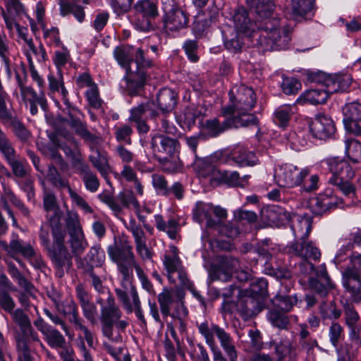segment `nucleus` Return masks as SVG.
Returning a JSON list of instances; mask_svg holds the SVG:
<instances>
[{
    "label": "nucleus",
    "instance_id": "e2e57ef3",
    "mask_svg": "<svg viewBox=\"0 0 361 361\" xmlns=\"http://www.w3.org/2000/svg\"><path fill=\"white\" fill-rule=\"evenodd\" d=\"M126 227L132 233L135 246L147 242V237L143 229L141 226L136 222L135 219H130Z\"/></svg>",
    "mask_w": 361,
    "mask_h": 361
},
{
    "label": "nucleus",
    "instance_id": "3c124183",
    "mask_svg": "<svg viewBox=\"0 0 361 361\" xmlns=\"http://www.w3.org/2000/svg\"><path fill=\"white\" fill-rule=\"evenodd\" d=\"M330 83L329 90L331 94L345 91L351 83V78L349 75H334L331 76V80H329Z\"/></svg>",
    "mask_w": 361,
    "mask_h": 361
},
{
    "label": "nucleus",
    "instance_id": "412c9836",
    "mask_svg": "<svg viewBox=\"0 0 361 361\" xmlns=\"http://www.w3.org/2000/svg\"><path fill=\"white\" fill-rule=\"evenodd\" d=\"M13 322L17 324L20 332L17 334L16 336L23 337V338H30L33 342L41 343L38 334L33 329L31 321L27 314L22 309L13 310L10 312Z\"/></svg>",
    "mask_w": 361,
    "mask_h": 361
},
{
    "label": "nucleus",
    "instance_id": "aec40b11",
    "mask_svg": "<svg viewBox=\"0 0 361 361\" xmlns=\"http://www.w3.org/2000/svg\"><path fill=\"white\" fill-rule=\"evenodd\" d=\"M233 22L236 32L243 35L253 44L257 32V22H252L248 17L247 12L243 8H238L233 15Z\"/></svg>",
    "mask_w": 361,
    "mask_h": 361
},
{
    "label": "nucleus",
    "instance_id": "a18cd8bd",
    "mask_svg": "<svg viewBox=\"0 0 361 361\" xmlns=\"http://www.w3.org/2000/svg\"><path fill=\"white\" fill-rule=\"evenodd\" d=\"M82 272L90 278L91 284L94 290L99 293H103L104 287L103 281L105 280L104 269H91L87 267L86 269H82Z\"/></svg>",
    "mask_w": 361,
    "mask_h": 361
},
{
    "label": "nucleus",
    "instance_id": "20e7f679",
    "mask_svg": "<svg viewBox=\"0 0 361 361\" xmlns=\"http://www.w3.org/2000/svg\"><path fill=\"white\" fill-rule=\"evenodd\" d=\"M279 27L278 18L270 17L259 20L256 29L258 35H255L253 46L257 47L262 52L285 49L290 37L287 30H281Z\"/></svg>",
    "mask_w": 361,
    "mask_h": 361
},
{
    "label": "nucleus",
    "instance_id": "49530a36",
    "mask_svg": "<svg viewBox=\"0 0 361 361\" xmlns=\"http://www.w3.org/2000/svg\"><path fill=\"white\" fill-rule=\"evenodd\" d=\"M18 361H34L30 347V338L15 336Z\"/></svg>",
    "mask_w": 361,
    "mask_h": 361
},
{
    "label": "nucleus",
    "instance_id": "c9c22d12",
    "mask_svg": "<svg viewBox=\"0 0 361 361\" xmlns=\"http://www.w3.org/2000/svg\"><path fill=\"white\" fill-rule=\"evenodd\" d=\"M330 92L324 88L312 89L307 90L298 99L297 102L300 104L308 103L310 104H324L326 102Z\"/></svg>",
    "mask_w": 361,
    "mask_h": 361
},
{
    "label": "nucleus",
    "instance_id": "0eeeda50",
    "mask_svg": "<svg viewBox=\"0 0 361 361\" xmlns=\"http://www.w3.org/2000/svg\"><path fill=\"white\" fill-rule=\"evenodd\" d=\"M350 264L341 271L342 285L353 302H361V254L353 253Z\"/></svg>",
    "mask_w": 361,
    "mask_h": 361
},
{
    "label": "nucleus",
    "instance_id": "f257e3e1",
    "mask_svg": "<svg viewBox=\"0 0 361 361\" xmlns=\"http://www.w3.org/2000/svg\"><path fill=\"white\" fill-rule=\"evenodd\" d=\"M107 252L110 259L116 263L123 277L121 287L115 289L119 302L128 313L134 312L137 319L146 326L147 322L137 291L130 281L133 267L135 268V266L139 265L133 252V247L129 245L118 246L115 243L108 247Z\"/></svg>",
    "mask_w": 361,
    "mask_h": 361
},
{
    "label": "nucleus",
    "instance_id": "4d7b16f0",
    "mask_svg": "<svg viewBox=\"0 0 361 361\" xmlns=\"http://www.w3.org/2000/svg\"><path fill=\"white\" fill-rule=\"evenodd\" d=\"M292 10L294 15L304 16L314 8V0H291Z\"/></svg>",
    "mask_w": 361,
    "mask_h": 361
},
{
    "label": "nucleus",
    "instance_id": "6ab92c4d",
    "mask_svg": "<svg viewBox=\"0 0 361 361\" xmlns=\"http://www.w3.org/2000/svg\"><path fill=\"white\" fill-rule=\"evenodd\" d=\"M343 123L346 130L355 135H361V104L353 102L343 108Z\"/></svg>",
    "mask_w": 361,
    "mask_h": 361
},
{
    "label": "nucleus",
    "instance_id": "79ce46f5",
    "mask_svg": "<svg viewBox=\"0 0 361 361\" xmlns=\"http://www.w3.org/2000/svg\"><path fill=\"white\" fill-rule=\"evenodd\" d=\"M78 171L82 177L86 189L92 192H96L99 187V181L97 176L90 170L87 164L80 163Z\"/></svg>",
    "mask_w": 361,
    "mask_h": 361
},
{
    "label": "nucleus",
    "instance_id": "393cba45",
    "mask_svg": "<svg viewBox=\"0 0 361 361\" xmlns=\"http://www.w3.org/2000/svg\"><path fill=\"white\" fill-rule=\"evenodd\" d=\"M300 331L299 333V338L298 342V355L301 352L306 354V360L310 361L314 359V349L319 348V344L315 338L310 336V333L307 330L306 324L300 325Z\"/></svg>",
    "mask_w": 361,
    "mask_h": 361
},
{
    "label": "nucleus",
    "instance_id": "bf43d9fd",
    "mask_svg": "<svg viewBox=\"0 0 361 361\" xmlns=\"http://www.w3.org/2000/svg\"><path fill=\"white\" fill-rule=\"evenodd\" d=\"M233 160L240 166H254L257 163L255 154L245 149H240L235 153Z\"/></svg>",
    "mask_w": 361,
    "mask_h": 361
},
{
    "label": "nucleus",
    "instance_id": "09e8293b",
    "mask_svg": "<svg viewBox=\"0 0 361 361\" xmlns=\"http://www.w3.org/2000/svg\"><path fill=\"white\" fill-rule=\"evenodd\" d=\"M297 302L298 298L295 295H290L279 293L272 299L274 306L279 307L285 312H290Z\"/></svg>",
    "mask_w": 361,
    "mask_h": 361
},
{
    "label": "nucleus",
    "instance_id": "c85d7f7f",
    "mask_svg": "<svg viewBox=\"0 0 361 361\" xmlns=\"http://www.w3.org/2000/svg\"><path fill=\"white\" fill-rule=\"evenodd\" d=\"M240 127L242 126L239 124L238 121L235 120L231 116L228 118H226L224 121L221 122L219 118H214L211 120H207L204 123L205 129L207 130L208 133L213 137L217 136L229 128Z\"/></svg>",
    "mask_w": 361,
    "mask_h": 361
},
{
    "label": "nucleus",
    "instance_id": "2eb2a0df",
    "mask_svg": "<svg viewBox=\"0 0 361 361\" xmlns=\"http://www.w3.org/2000/svg\"><path fill=\"white\" fill-rule=\"evenodd\" d=\"M239 268V261L231 256H220L216 262L212 264L209 276L212 280L228 281L232 278L235 270Z\"/></svg>",
    "mask_w": 361,
    "mask_h": 361
},
{
    "label": "nucleus",
    "instance_id": "423d86ee",
    "mask_svg": "<svg viewBox=\"0 0 361 361\" xmlns=\"http://www.w3.org/2000/svg\"><path fill=\"white\" fill-rule=\"evenodd\" d=\"M176 299L171 290L164 288L158 295V302L162 315L164 317L171 316L178 324L180 331L185 330V319L188 316V311L184 304L185 291L183 289L176 290Z\"/></svg>",
    "mask_w": 361,
    "mask_h": 361
},
{
    "label": "nucleus",
    "instance_id": "4c0bfd02",
    "mask_svg": "<svg viewBox=\"0 0 361 361\" xmlns=\"http://www.w3.org/2000/svg\"><path fill=\"white\" fill-rule=\"evenodd\" d=\"M218 179L216 185L221 183H225L231 187H241L244 188L247 185L248 179L250 176H244L240 177L239 173L236 171L228 172V171H221L217 173Z\"/></svg>",
    "mask_w": 361,
    "mask_h": 361
},
{
    "label": "nucleus",
    "instance_id": "a19ab883",
    "mask_svg": "<svg viewBox=\"0 0 361 361\" xmlns=\"http://www.w3.org/2000/svg\"><path fill=\"white\" fill-rule=\"evenodd\" d=\"M292 230L296 240L307 239L312 230L311 219L307 216H296Z\"/></svg>",
    "mask_w": 361,
    "mask_h": 361
},
{
    "label": "nucleus",
    "instance_id": "c756f323",
    "mask_svg": "<svg viewBox=\"0 0 361 361\" xmlns=\"http://www.w3.org/2000/svg\"><path fill=\"white\" fill-rule=\"evenodd\" d=\"M20 94L24 102L30 104V111L32 115L37 114L38 111L37 105L42 110L47 111V102L42 92L37 94L33 88L28 87L27 88H23Z\"/></svg>",
    "mask_w": 361,
    "mask_h": 361
},
{
    "label": "nucleus",
    "instance_id": "9d476101",
    "mask_svg": "<svg viewBox=\"0 0 361 361\" xmlns=\"http://www.w3.org/2000/svg\"><path fill=\"white\" fill-rule=\"evenodd\" d=\"M171 254L165 255L163 259L169 282L173 284L176 283V274L180 286L195 294L193 284L188 279L185 269L178 257L177 247L175 246L171 247Z\"/></svg>",
    "mask_w": 361,
    "mask_h": 361
},
{
    "label": "nucleus",
    "instance_id": "a878e982",
    "mask_svg": "<svg viewBox=\"0 0 361 361\" xmlns=\"http://www.w3.org/2000/svg\"><path fill=\"white\" fill-rule=\"evenodd\" d=\"M310 130L315 137L326 140L334 133L336 129L334 122L330 118L326 116H319L310 124Z\"/></svg>",
    "mask_w": 361,
    "mask_h": 361
},
{
    "label": "nucleus",
    "instance_id": "9b49d317",
    "mask_svg": "<svg viewBox=\"0 0 361 361\" xmlns=\"http://www.w3.org/2000/svg\"><path fill=\"white\" fill-rule=\"evenodd\" d=\"M309 173L307 169L300 171L297 166L285 164L275 168L274 177L279 186L292 188L300 185Z\"/></svg>",
    "mask_w": 361,
    "mask_h": 361
},
{
    "label": "nucleus",
    "instance_id": "2f4dec72",
    "mask_svg": "<svg viewBox=\"0 0 361 361\" xmlns=\"http://www.w3.org/2000/svg\"><path fill=\"white\" fill-rule=\"evenodd\" d=\"M66 140L67 142L70 143L75 147V149H71V146H68L66 142H63L61 137H58L54 139L53 138L51 140L54 145L58 148L61 149L66 155L73 160L75 166L77 164L80 166V163L82 162L81 161V155L78 150V141L71 134L67 135Z\"/></svg>",
    "mask_w": 361,
    "mask_h": 361
},
{
    "label": "nucleus",
    "instance_id": "680f3d73",
    "mask_svg": "<svg viewBox=\"0 0 361 361\" xmlns=\"http://www.w3.org/2000/svg\"><path fill=\"white\" fill-rule=\"evenodd\" d=\"M212 228L216 229L221 235L229 238H235L240 233L239 228L231 222L222 224L219 221H216V226Z\"/></svg>",
    "mask_w": 361,
    "mask_h": 361
},
{
    "label": "nucleus",
    "instance_id": "37998d69",
    "mask_svg": "<svg viewBox=\"0 0 361 361\" xmlns=\"http://www.w3.org/2000/svg\"><path fill=\"white\" fill-rule=\"evenodd\" d=\"M329 170L332 176H337L341 180H348L355 176V172L350 164L345 161H332L329 164Z\"/></svg>",
    "mask_w": 361,
    "mask_h": 361
},
{
    "label": "nucleus",
    "instance_id": "1a4fd4ad",
    "mask_svg": "<svg viewBox=\"0 0 361 361\" xmlns=\"http://www.w3.org/2000/svg\"><path fill=\"white\" fill-rule=\"evenodd\" d=\"M53 235V246L47 250L49 257L54 264L59 269H69L72 264V255L64 245L66 231L63 227L53 225L51 230Z\"/></svg>",
    "mask_w": 361,
    "mask_h": 361
},
{
    "label": "nucleus",
    "instance_id": "58836bf2",
    "mask_svg": "<svg viewBox=\"0 0 361 361\" xmlns=\"http://www.w3.org/2000/svg\"><path fill=\"white\" fill-rule=\"evenodd\" d=\"M61 15L66 16L72 13L74 17L82 23L85 17V13L82 6L78 4L77 0H60Z\"/></svg>",
    "mask_w": 361,
    "mask_h": 361
},
{
    "label": "nucleus",
    "instance_id": "e433bc0d",
    "mask_svg": "<svg viewBox=\"0 0 361 361\" xmlns=\"http://www.w3.org/2000/svg\"><path fill=\"white\" fill-rule=\"evenodd\" d=\"M177 94L169 88L161 89L157 97V104L163 113L171 111L176 104Z\"/></svg>",
    "mask_w": 361,
    "mask_h": 361
},
{
    "label": "nucleus",
    "instance_id": "6e6d98bb",
    "mask_svg": "<svg viewBox=\"0 0 361 361\" xmlns=\"http://www.w3.org/2000/svg\"><path fill=\"white\" fill-rule=\"evenodd\" d=\"M48 345L54 348H63L66 345V339L56 329L50 327L44 334Z\"/></svg>",
    "mask_w": 361,
    "mask_h": 361
},
{
    "label": "nucleus",
    "instance_id": "a211bd4d",
    "mask_svg": "<svg viewBox=\"0 0 361 361\" xmlns=\"http://www.w3.org/2000/svg\"><path fill=\"white\" fill-rule=\"evenodd\" d=\"M286 252L290 257H298L302 259L319 260L321 257L319 250L312 242L307 239L295 240L286 247Z\"/></svg>",
    "mask_w": 361,
    "mask_h": 361
},
{
    "label": "nucleus",
    "instance_id": "f03ea898",
    "mask_svg": "<svg viewBox=\"0 0 361 361\" xmlns=\"http://www.w3.org/2000/svg\"><path fill=\"white\" fill-rule=\"evenodd\" d=\"M68 117L66 122L74 133L87 143L93 154L89 157L90 161L100 174L106 178L109 171L110 166L104 155L101 154L97 146L102 142L101 135L97 133L91 132L87 124L83 122L79 117L82 115L76 108L70 107L68 111Z\"/></svg>",
    "mask_w": 361,
    "mask_h": 361
},
{
    "label": "nucleus",
    "instance_id": "de8ad7c7",
    "mask_svg": "<svg viewBox=\"0 0 361 361\" xmlns=\"http://www.w3.org/2000/svg\"><path fill=\"white\" fill-rule=\"evenodd\" d=\"M131 52V49L127 46L117 47L114 51L115 59L128 73L130 71V64L133 61Z\"/></svg>",
    "mask_w": 361,
    "mask_h": 361
},
{
    "label": "nucleus",
    "instance_id": "473e14b6",
    "mask_svg": "<svg viewBox=\"0 0 361 361\" xmlns=\"http://www.w3.org/2000/svg\"><path fill=\"white\" fill-rule=\"evenodd\" d=\"M147 73L145 71H130L125 77L126 90L131 96L136 95L144 87L147 80Z\"/></svg>",
    "mask_w": 361,
    "mask_h": 361
},
{
    "label": "nucleus",
    "instance_id": "72a5a7b5",
    "mask_svg": "<svg viewBox=\"0 0 361 361\" xmlns=\"http://www.w3.org/2000/svg\"><path fill=\"white\" fill-rule=\"evenodd\" d=\"M238 312L247 319L261 311L259 302L253 297L245 295L240 297L237 302Z\"/></svg>",
    "mask_w": 361,
    "mask_h": 361
},
{
    "label": "nucleus",
    "instance_id": "338daca9",
    "mask_svg": "<svg viewBox=\"0 0 361 361\" xmlns=\"http://www.w3.org/2000/svg\"><path fill=\"white\" fill-rule=\"evenodd\" d=\"M329 183L336 186L345 196H355L356 188L355 185L348 180H341L337 176H332L329 179Z\"/></svg>",
    "mask_w": 361,
    "mask_h": 361
},
{
    "label": "nucleus",
    "instance_id": "13d9d810",
    "mask_svg": "<svg viewBox=\"0 0 361 361\" xmlns=\"http://www.w3.org/2000/svg\"><path fill=\"white\" fill-rule=\"evenodd\" d=\"M65 221L70 236L83 233L79 216L76 212L68 211Z\"/></svg>",
    "mask_w": 361,
    "mask_h": 361
},
{
    "label": "nucleus",
    "instance_id": "6e6552de",
    "mask_svg": "<svg viewBox=\"0 0 361 361\" xmlns=\"http://www.w3.org/2000/svg\"><path fill=\"white\" fill-rule=\"evenodd\" d=\"M198 330L204 337L206 343L209 347L216 346L214 338L216 336L229 361H237L238 353L234 341L224 329L214 324L209 326L207 322H202L198 325Z\"/></svg>",
    "mask_w": 361,
    "mask_h": 361
},
{
    "label": "nucleus",
    "instance_id": "39448f33",
    "mask_svg": "<svg viewBox=\"0 0 361 361\" xmlns=\"http://www.w3.org/2000/svg\"><path fill=\"white\" fill-rule=\"evenodd\" d=\"M101 305L100 322L103 335L111 341H121V334L125 332L129 323L122 319V312L116 305L114 298L110 295L106 303L99 300Z\"/></svg>",
    "mask_w": 361,
    "mask_h": 361
},
{
    "label": "nucleus",
    "instance_id": "ea45409f",
    "mask_svg": "<svg viewBox=\"0 0 361 361\" xmlns=\"http://www.w3.org/2000/svg\"><path fill=\"white\" fill-rule=\"evenodd\" d=\"M212 212V204L197 202L195 209L193 210V216L199 223H202L204 220H206L207 226L212 228L216 225V221L214 220L211 216Z\"/></svg>",
    "mask_w": 361,
    "mask_h": 361
},
{
    "label": "nucleus",
    "instance_id": "f8f14e48",
    "mask_svg": "<svg viewBox=\"0 0 361 361\" xmlns=\"http://www.w3.org/2000/svg\"><path fill=\"white\" fill-rule=\"evenodd\" d=\"M47 178L53 186L59 189L66 188L72 201L85 213L92 214L93 212L86 200L71 188L68 181L61 176L53 164L48 166Z\"/></svg>",
    "mask_w": 361,
    "mask_h": 361
},
{
    "label": "nucleus",
    "instance_id": "4be33fe9",
    "mask_svg": "<svg viewBox=\"0 0 361 361\" xmlns=\"http://www.w3.org/2000/svg\"><path fill=\"white\" fill-rule=\"evenodd\" d=\"M308 285L312 290L320 295L322 297L326 296L329 291L334 286L328 275L324 265L317 268L314 277H309Z\"/></svg>",
    "mask_w": 361,
    "mask_h": 361
},
{
    "label": "nucleus",
    "instance_id": "8fccbe9b",
    "mask_svg": "<svg viewBox=\"0 0 361 361\" xmlns=\"http://www.w3.org/2000/svg\"><path fill=\"white\" fill-rule=\"evenodd\" d=\"M268 319L271 324L280 329H287L290 325L289 317L285 312L271 309L268 314Z\"/></svg>",
    "mask_w": 361,
    "mask_h": 361
},
{
    "label": "nucleus",
    "instance_id": "f3484780",
    "mask_svg": "<svg viewBox=\"0 0 361 361\" xmlns=\"http://www.w3.org/2000/svg\"><path fill=\"white\" fill-rule=\"evenodd\" d=\"M0 120L3 123H9L13 133L20 142L29 141L31 137L30 131L16 116H13L7 107L6 102L0 105Z\"/></svg>",
    "mask_w": 361,
    "mask_h": 361
},
{
    "label": "nucleus",
    "instance_id": "bb28decb",
    "mask_svg": "<svg viewBox=\"0 0 361 361\" xmlns=\"http://www.w3.org/2000/svg\"><path fill=\"white\" fill-rule=\"evenodd\" d=\"M0 246L13 258L21 254L25 258L31 259L35 256V252L30 243H23L19 240H13L8 245L5 241L0 240Z\"/></svg>",
    "mask_w": 361,
    "mask_h": 361
},
{
    "label": "nucleus",
    "instance_id": "0e129e2a",
    "mask_svg": "<svg viewBox=\"0 0 361 361\" xmlns=\"http://www.w3.org/2000/svg\"><path fill=\"white\" fill-rule=\"evenodd\" d=\"M0 152L5 159L11 161L12 158L16 157V151L13 147L11 140L7 137L5 133L0 128Z\"/></svg>",
    "mask_w": 361,
    "mask_h": 361
},
{
    "label": "nucleus",
    "instance_id": "c03bdc74",
    "mask_svg": "<svg viewBox=\"0 0 361 361\" xmlns=\"http://www.w3.org/2000/svg\"><path fill=\"white\" fill-rule=\"evenodd\" d=\"M155 225L160 231L166 232L171 239H175L178 233V222L173 218L170 219L167 223L160 214L154 216Z\"/></svg>",
    "mask_w": 361,
    "mask_h": 361
},
{
    "label": "nucleus",
    "instance_id": "7ed1b4c3",
    "mask_svg": "<svg viewBox=\"0 0 361 361\" xmlns=\"http://www.w3.org/2000/svg\"><path fill=\"white\" fill-rule=\"evenodd\" d=\"M230 104L221 108L223 116H231L242 127L257 124L256 117L249 111L256 103L253 90L244 85L233 87L229 92Z\"/></svg>",
    "mask_w": 361,
    "mask_h": 361
},
{
    "label": "nucleus",
    "instance_id": "ddd939ff",
    "mask_svg": "<svg viewBox=\"0 0 361 361\" xmlns=\"http://www.w3.org/2000/svg\"><path fill=\"white\" fill-rule=\"evenodd\" d=\"M151 145L154 154L159 161H164V170L171 171V169L166 167L165 165L169 163L167 157H171L178 147V140L169 136L157 134L152 137Z\"/></svg>",
    "mask_w": 361,
    "mask_h": 361
},
{
    "label": "nucleus",
    "instance_id": "dca6fc26",
    "mask_svg": "<svg viewBox=\"0 0 361 361\" xmlns=\"http://www.w3.org/2000/svg\"><path fill=\"white\" fill-rule=\"evenodd\" d=\"M99 198L102 202L107 204L116 214L121 213L123 210V207L130 208L132 207L135 209L140 206L138 200L131 190L121 192L117 195L116 198H114V197L110 194L103 192L99 195Z\"/></svg>",
    "mask_w": 361,
    "mask_h": 361
},
{
    "label": "nucleus",
    "instance_id": "b1692460",
    "mask_svg": "<svg viewBox=\"0 0 361 361\" xmlns=\"http://www.w3.org/2000/svg\"><path fill=\"white\" fill-rule=\"evenodd\" d=\"M276 361H298L297 345L288 338L281 339L273 343Z\"/></svg>",
    "mask_w": 361,
    "mask_h": 361
},
{
    "label": "nucleus",
    "instance_id": "774afa93",
    "mask_svg": "<svg viewBox=\"0 0 361 361\" xmlns=\"http://www.w3.org/2000/svg\"><path fill=\"white\" fill-rule=\"evenodd\" d=\"M249 42L246 37L241 33L236 32L235 36L231 39H226L224 41L225 47L235 53L241 51L243 47L246 44V42Z\"/></svg>",
    "mask_w": 361,
    "mask_h": 361
},
{
    "label": "nucleus",
    "instance_id": "5701e85b",
    "mask_svg": "<svg viewBox=\"0 0 361 361\" xmlns=\"http://www.w3.org/2000/svg\"><path fill=\"white\" fill-rule=\"evenodd\" d=\"M106 255L99 244L92 246L85 257H79L76 259L77 267L79 269H86L87 267L91 269H104Z\"/></svg>",
    "mask_w": 361,
    "mask_h": 361
},
{
    "label": "nucleus",
    "instance_id": "603ef678",
    "mask_svg": "<svg viewBox=\"0 0 361 361\" xmlns=\"http://www.w3.org/2000/svg\"><path fill=\"white\" fill-rule=\"evenodd\" d=\"M294 114L293 107L290 105H283L277 108L274 113V122L281 128H286L291 116Z\"/></svg>",
    "mask_w": 361,
    "mask_h": 361
},
{
    "label": "nucleus",
    "instance_id": "f704fd0d",
    "mask_svg": "<svg viewBox=\"0 0 361 361\" xmlns=\"http://www.w3.org/2000/svg\"><path fill=\"white\" fill-rule=\"evenodd\" d=\"M247 4L251 11L257 17V21L271 17L274 4L271 0H247Z\"/></svg>",
    "mask_w": 361,
    "mask_h": 361
},
{
    "label": "nucleus",
    "instance_id": "69168bd1",
    "mask_svg": "<svg viewBox=\"0 0 361 361\" xmlns=\"http://www.w3.org/2000/svg\"><path fill=\"white\" fill-rule=\"evenodd\" d=\"M320 314L324 319H337L341 315V310L338 309L334 301L322 302L319 306Z\"/></svg>",
    "mask_w": 361,
    "mask_h": 361
},
{
    "label": "nucleus",
    "instance_id": "5fc2aeb1",
    "mask_svg": "<svg viewBox=\"0 0 361 361\" xmlns=\"http://www.w3.org/2000/svg\"><path fill=\"white\" fill-rule=\"evenodd\" d=\"M345 154L353 163L361 162V142L355 140L345 141Z\"/></svg>",
    "mask_w": 361,
    "mask_h": 361
},
{
    "label": "nucleus",
    "instance_id": "7c9ffc66",
    "mask_svg": "<svg viewBox=\"0 0 361 361\" xmlns=\"http://www.w3.org/2000/svg\"><path fill=\"white\" fill-rule=\"evenodd\" d=\"M164 23L167 30L177 31L186 26L188 24V17L182 9L173 8L166 12Z\"/></svg>",
    "mask_w": 361,
    "mask_h": 361
},
{
    "label": "nucleus",
    "instance_id": "4468645a",
    "mask_svg": "<svg viewBox=\"0 0 361 361\" xmlns=\"http://www.w3.org/2000/svg\"><path fill=\"white\" fill-rule=\"evenodd\" d=\"M8 271L12 279L16 281L23 290L19 291L18 298L20 304L27 310L31 306L30 298H34L35 288L18 269L12 262L8 263Z\"/></svg>",
    "mask_w": 361,
    "mask_h": 361
},
{
    "label": "nucleus",
    "instance_id": "cd10ccee",
    "mask_svg": "<svg viewBox=\"0 0 361 361\" xmlns=\"http://www.w3.org/2000/svg\"><path fill=\"white\" fill-rule=\"evenodd\" d=\"M43 206L46 212H53L54 214L49 219V222L51 230L53 225L56 224L58 227H62L61 218L62 212L60 210L56 195L50 190H44L43 195Z\"/></svg>",
    "mask_w": 361,
    "mask_h": 361
},
{
    "label": "nucleus",
    "instance_id": "864d4df0",
    "mask_svg": "<svg viewBox=\"0 0 361 361\" xmlns=\"http://www.w3.org/2000/svg\"><path fill=\"white\" fill-rule=\"evenodd\" d=\"M137 16L154 18L158 15L155 3L150 0H141L134 6Z\"/></svg>",
    "mask_w": 361,
    "mask_h": 361
},
{
    "label": "nucleus",
    "instance_id": "052dcab7",
    "mask_svg": "<svg viewBox=\"0 0 361 361\" xmlns=\"http://www.w3.org/2000/svg\"><path fill=\"white\" fill-rule=\"evenodd\" d=\"M70 244L72 252L76 257V259L81 257L80 255L88 245L87 242L85 238L84 233L71 235Z\"/></svg>",
    "mask_w": 361,
    "mask_h": 361
}]
</instances>
